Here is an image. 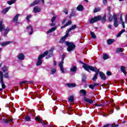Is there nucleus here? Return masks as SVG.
I'll list each match as a JSON object with an SVG mask.
<instances>
[{"label":"nucleus","instance_id":"obj_1","mask_svg":"<svg viewBox=\"0 0 127 127\" xmlns=\"http://www.w3.org/2000/svg\"><path fill=\"white\" fill-rule=\"evenodd\" d=\"M77 25H73L70 28L67 29L65 35L64 37H63L60 41L61 43L65 44V45L68 46L67 50L68 52H71V51H73V50L75 49V47H76V46H75V45L73 43H70L67 41H65V39H66V38H67V37L69 36V33L70 32V31H71V30L75 29Z\"/></svg>","mask_w":127,"mask_h":127},{"label":"nucleus","instance_id":"obj_2","mask_svg":"<svg viewBox=\"0 0 127 127\" xmlns=\"http://www.w3.org/2000/svg\"><path fill=\"white\" fill-rule=\"evenodd\" d=\"M79 63H81V64H83V68L86 70V71H88L89 72V70H90L91 71H92L93 72H95V74L92 78L93 81H96L97 79L98 78V75H99V72H100V69H98L97 67L95 66H90L83 62L82 61H80Z\"/></svg>","mask_w":127,"mask_h":127},{"label":"nucleus","instance_id":"obj_3","mask_svg":"<svg viewBox=\"0 0 127 127\" xmlns=\"http://www.w3.org/2000/svg\"><path fill=\"white\" fill-rule=\"evenodd\" d=\"M47 52H45L43 55H40L38 58V62L36 63L37 66H40L42 64V58H44L47 55Z\"/></svg>","mask_w":127,"mask_h":127},{"label":"nucleus","instance_id":"obj_4","mask_svg":"<svg viewBox=\"0 0 127 127\" xmlns=\"http://www.w3.org/2000/svg\"><path fill=\"white\" fill-rule=\"evenodd\" d=\"M101 19H102V16H101L100 15H98L91 19H89L88 22L91 24L95 23V22H97V21H99V20H101Z\"/></svg>","mask_w":127,"mask_h":127},{"label":"nucleus","instance_id":"obj_5","mask_svg":"<svg viewBox=\"0 0 127 127\" xmlns=\"http://www.w3.org/2000/svg\"><path fill=\"white\" fill-rule=\"evenodd\" d=\"M64 58H65V55H63L62 61L59 64V66L61 69V71L63 74L65 73L64 67H63V64H64Z\"/></svg>","mask_w":127,"mask_h":127},{"label":"nucleus","instance_id":"obj_6","mask_svg":"<svg viewBox=\"0 0 127 127\" xmlns=\"http://www.w3.org/2000/svg\"><path fill=\"white\" fill-rule=\"evenodd\" d=\"M54 49H55V48L54 47H52L49 51H45V52H47V56L46 57V59H48L50 58V57H52V56H53V51H54Z\"/></svg>","mask_w":127,"mask_h":127},{"label":"nucleus","instance_id":"obj_7","mask_svg":"<svg viewBox=\"0 0 127 127\" xmlns=\"http://www.w3.org/2000/svg\"><path fill=\"white\" fill-rule=\"evenodd\" d=\"M0 80L2 89H5V85L3 83V73L2 71H0Z\"/></svg>","mask_w":127,"mask_h":127},{"label":"nucleus","instance_id":"obj_8","mask_svg":"<svg viewBox=\"0 0 127 127\" xmlns=\"http://www.w3.org/2000/svg\"><path fill=\"white\" fill-rule=\"evenodd\" d=\"M113 19H114V25L115 27H118L119 26V22H118V18L117 17V15L116 14H113Z\"/></svg>","mask_w":127,"mask_h":127},{"label":"nucleus","instance_id":"obj_9","mask_svg":"<svg viewBox=\"0 0 127 127\" xmlns=\"http://www.w3.org/2000/svg\"><path fill=\"white\" fill-rule=\"evenodd\" d=\"M26 29H27V31H28V32H30L29 33V35H32V34L33 33V27H32V26H31V25H29L27 26Z\"/></svg>","mask_w":127,"mask_h":127},{"label":"nucleus","instance_id":"obj_10","mask_svg":"<svg viewBox=\"0 0 127 127\" xmlns=\"http://www.w3.org/2000/svg\"><path fill=\"white\" fill-rule=\"evenodd\" d=\"M3 121L5 124H8V123H11L12 122V117L11 116H9L6 118V119H3Z\"/></svg>","mask_w":127,"mask_h":127},{"label":"nucleus","instance_id":"obj_11","mask_svg":"<svg viewBox=\"0 0 127 127\" xmlns=\"http://www.w3.org/2000/svg\"><path fill=\"white\" fill-rule=\"evenodd\" d=\"M35 120L36 121H37L38 122H39L40 123H41V124H42V125L44 126V127H46V126H47V123L44 122H42V120H41V119H40V118L39 117H37L35 118Z\"/></svg>","mask_w":127,"mask_h":127},{"label":"nucleus","instance_id":"obj_12","mask_svg":"<svg viewBox=\"0 0 127 127\" xmlns=\"http://www.w3.org/2000/svg\"><path fill=\"white\" fill-rule=\"evenodd\" d=\"M17 58L19 60H24V59H25V56H24V54H23V53H19L17 56Z\"/></svg>","mask_w":127,"mask_h":127},{"label":"nucleus","instance_id":"obj_13","mask_svg":"<svg viewBox=\"0 0 127 127\" xmlns=\"http://www.w3.org/2000/svg\"><path fill=\"white\" fill-rule=\"evenodd\" d=\"M41 9L38 6H35L33 9V11L34 13H37L38 12H40Z\"/></svg>","mask_w":127,"mask_h":127},{"label":"nucleus","instance_id":"obj_14","mask_svg":"<svg viewBox=\"0 0 127 127\" xmlns=\"http://www.w3.org/2000/svg\"><path fill=\"white\" fill-rule=\"evenodd\" d=\"M10 43H12V41H8L5 42H3L0 44L1 46L2 47H4V46H6L7 45H9Z\"/></svg>","mask_w":127,"mask_h":127},{"label":"nucleus","instance_id":"obj_15","mask_svg":"<svg viewBox=\"0 0 127 127\" xmlns=\"http://www.w3.org/2000/svg\"><path fill=\"white\" fill-rule=\"evenodd\" d=\"M56 29H57V27H52L51 29L47 31V34H49L50 33H52V32L55 31V30Z\"/></svg>","mask_w":127,"mask_h":127},{"label":"nucleus","instance_id":"obj_16","mask_svg":"<svg viewBox=\"0 0 127 127\" xmlns=\"http://www.w3.org/2000/svg\"><path fill=\"white\" fill-rule=\"evenodd\" d=\"M4 28H5V27L4 26V25L2 24V20H0V32H2V30H4Z\"/></svg>","mask_w":127,"mask_h":127},{"label":"nucleus","instance_id":"obj_17","mask_svg":"<svg viewBox=\"0 0 127 127\" xmlns=\"http://www.w3.org/2000/svg\"><path fill=\"white\" fill-rule=\"evenodd\" d=\"M70 24H72V21L69 20L67 21V23H66L64 25L62 26L61 29H63V28H65V27H66V26L70 25Z\"/></svg>","mask_w":127,"mask_h":127},{"label":"nucleus","instance_id":"obj_18","mask_svg":"<svg viewBox=\"0 0 127 127\" xmlns=\"http://www.w3.org/2000/svg\"><path fill=\"white\" fill-rule=\"evenodd\" d=\"M79 93L80 94V96H82V97H85L86 95L87 94V91L84 89H82L79 91Z\"/></svg>","mask_w":127,"mask_h":127},{"label":"nucleus","instance_id":"obj_19","mask_svg":"<svg viewBox=\"0 0 127 127\" xmlns=\"http://www.w3.org/2000/svg\"><path fill=\"white\" fill-rule=\"evenodd\" d=\"M120 21H121V23L122 24V26H123V28H126V26H125V22H124V21L123 20V14H121Z\"/></svg>","mask_w":127,"mask_h":127},{"label":"nucleus","instance_id":"obj_20","mask_svg":"<svg viewBox=\"0 0 127 127\" xmlns=\"http://www.w3.org/2000/svg\"><path fill=\"white\" fill-rule=\"evenodd\" d=\"M100 74V76L101 77V78L102 79V80H106L107 78H106V76H105V74L103 73V72H100L99 73Z\"/></svg>","mask_w":127,"mask_h":127},{"label":"nucleus","instance_id":"obj_21","mask_svg":"<svg viewBox=\"0 0 127 127\" xmlns=\"http://www.w3.org/2000/svg\"><path fill=\"white\" fill-rule=\"evenodd\" d=\"M10 31V30L9 29V28H6L4 30L3 36H4V37L6 36V35H7V34H8V33Z\"/></svg>","mask_w":127,"mask_h":127},{"label":"nucleus","instance_id":"obj_22","mask_svg":"<svg viewBox=\"0 0 127 127\" xmlns=\"http://www.w3.org/2000/svg\"><path fill=\"white\" fill-rule=\"evenodd\" d=\"M38 3H39V0H35L34 2L30 4V6H34V5L38 4Z\"/></svg>","mask_w":127,"mask_h":127},{"label":"nucleus","instance_id":"obj_23","mask_svg":"<svg viewBox=\"0 0 127 127\" xmlns=\"http://www.w3.org/2000/svg\"><path fill=\"white\" fill-rule=\"evenodd\" d=\"M18 17H19V14H17L13 19V22H17V20H18Z\"/></svg>","mask_w":127,"mask_h":127},{"label":"nucleus","instance_id":"obj_24","mask_svg":"<svg viewBox=\"0 0 127 127\" xmlns=\"http://www.w3.org/2000/svg\"><path fill=\"white\" fill-rule=\"evenodd\" d=\"M25 83H28V84H32V83H33V81H21V82L19 83L20 86H22V84H24Z\"/></svg>","mask_w":127,"mask_h":127},{"label":"nucleus","instance_id":"obj_25","mask_svg":"<svg viewBox=\"0 0 127 127\" xmlns=\"http://www.w3.org/2000/svg\"><path fill=\"white\" fill-rule=\"evenodd\" d=\"M113 42H115L114 39H109L107 40V44H108V45H111V44H113Z\"/></svg>","mask_w":127,"mask_h":127},{"label":"nucleus","instance_id":"obj_26","mask_svg":"<svg viewBox=\"0 0 127 127\" xmlns=\"http://www.w3.org/2000/svg\"><path fill=\"white\" fill-rule=\"evenodd\" d=\"M70 71L71 72H74L77 71V66H73L70 68Z\"/></svg>","mask_w":127,"mask_h":127},{"label":"nucleus","instance_id":"obj_27","mask_svg":"<svg viewBox=\"0 0 127 127\" xmlns=\"http://www.w3.org/2000/svg\"><path fill=\"white\" fill-rule=\"evenodd\" d=\"M83 8H84V7H83L82 5H79L77 7V10H78L79 11H82V10H83Z\"/></svg>","mask_w":127,"mask_h":127},{"label":"nucleus","instance_id":"obj_28","mask_svg":"<svg viewBox=\"0 0 127 127\" xmlns=\"http://www.w3.org/2000/svg\"><path fill=\"white\" fill-rule=\"evenodd\" d=\"M126 31V30L123 29L120 32H119V33L117 35V37H120Z\"/></svg>","mask_w":127,"mask_h":127},{"label":"nucleus","instance_id":"obj_29","mask_svg":"<svg viewBox=\"0 0 127 127\" xmlns=\"http://www.w3.org/2000/svg\"><path fill=\"white\" fill-rule=\"evenodd\" d=\"M121 70L123 73L125 74V75H127V72H126V67L124 66H121Z\"/></svg>","mask_w":127,"mask_h":127},{"label":"nucleus","instance_id":"obj_30","mask_svg":"<svg viewBox=\"0 0 127 127\" xmlns=\"http://www.w3.org/2000/svg\"><path fill=\"white\" fill-rule=\"evenodd\" d=\"M67 86L69 88H73L74 87H76V84L68 83L67 84Z\"/></svg>","mask_w":127,"mask_h":127},{"label":"nucleus","instance_id":"obj_31","mask_svg":"<svg viewBox=\"0 0 127 127\" xmlns=\"http://www.w3.org/2000/svg\"><path fill=\"white\" fill-rule=\"evenodd\" d=\"M84 101L87 103H89V104H93V101L89 98H85Z\"/></svg>","mask_w":127,"mask_h":127},{"label":"nucleus","instance_id":"obj_32","mask_svg":"<svg viewBox=\"0 0 127 127\" xmlns=\"http://www.w3.org/2000/svg\"><path fill=\"white\" fill-rule=\"evenodd\" d=\"M10 9V7H8L7 8H4L2 10V12L3 13H5L6 12H7V11H8V10H9Z\"/></svg>","mask_w":127,"mask_h":127},{"label":"nucleus","instance_id":"obj_33","mask_svg":"<svg viewBox=\"0 0 127 127\" xmlns=\"http://www.w3.org/2000/svg\"><path fill=\"white\" fill-rule=\"evenodd\" d=\"M36 97H38V96H37V93L36 92H35L34 93H32L31 98L33 100H34V99H35Z\"/></svg>","mask_w":127,"mask_h":127},{"label":"nucleus","instance_id":"obj_34","mask_svg":"<svg viewBox=\"0 0 127 127\" xmlns=\"http://www.w3.org/2000/svg\"><path fill=\"white\" fill-rule=\"evenodd\" d=\"M99 11H101V8L100 7H96L94 8L93 10V12H94V13H95L96 12H98Z\"/></svg>","mask_w":127,"mask_h":127},{"label":"nucleus","instance_id":"obj_35","mask_svg":"<svg viewBox=\"0 0 127 127\" xmlns=\"http://www.w3.org/2000/svg\"><path fill=\"white\" fill-rule=\"evenodd\" d=\"M8 70V67L6 66H4L3 67H2V70L3 72H6Z\"/></svg>","mask_w":127,"mask_h":127},{"label":"nucleus","instance_id":"obj_36","mask_svg":"<svg viewBox=\"0 0 127 127\" xmlns=\"http://www.w3.org/2000/svg\"><path fill=\"white\" fill-rule=\"evenodd\" d=\"M68 101L69 102H70L71 103H73L74 102V96H71L68 98Z\"/></svg>","mask_w":127,"mask_h":127},{"label":"nucleus","instance_id":"obj_37","mask_svg":"<svg viewBox=\"0 0 127 127\" xmlns=\"http://www.w3.org/2000/svg\"><path fill=\"white\" fill-rule=\"evenodd\" d=\"M103 59L104 60H107V59H109V55H108V54H104L103 55Z\"/></svg>","mask_w":127,"mask_h":127},{"label":"nucleus","instance_id":"obj_38","mask_svg":"<svg viewBox=\"0 0 127 127\" xmlns=\"http://www.w3.org/2000/svg\"><path fill=\"white\" fill-rule=\"evenodd\" d=\"M14 2H15V0H11L7 1V3L9 4V5H11V4L14 3Z\"/></svg>","mask_w":127,"mask_h":127},{"label":"nucleus","instance_id":"obj_39","mask_svg":"<svg viewBox=\"0 0 127 127\" xmlns=\"http://www.w3.org/2000/svg\"><path fill=\"white\" fill-rule=\"evenodd\" d=\"M90 35H91V38H93V39H95L96 37H97L95 33L93 32H90Z\"/></svg>","mask_w":127,"mask_h":127},{"label":"nucleus","instance_id":"obj_40","mask_svg":"<svg viewBox=\"0 0 127 127\" xmlns=\"http://www.w3.org/2000/svg\"><path fill=\"white\" fill-rule=\"evenodd\" d=\"M112 107H113V108H115L117 111H119V110H120V107H119V106H117V105H116V104H113Z\"/></svg>","mask_w":127,"mask_h":127},{"label":"nucleus","instance_id":"obj_41","mask_svg":"<svg viewBox=\"0 0 127 127\" xmlns=\"http://www.w3.org/2000/svg\"><path fill=\"white\" fill-rule=\"evenodd\" d=\"M101 21L103 23H105V22H106V15H104V16L103 17V18L102 19Z\"/></svg>","mask_w":127,"mask_h":127},{"label":"nucleus","instance_id":"obj_42","mask_svg":"<svg viewBox=\"0 0 127 127\" xmlns=\"http://www.w3.org/2000/svg\"><path fill=\"white\" fill-rule=\"evenodd\" d=\"M56 73V68H53L51 70V74L52 75H54V74H55Z\"/></svg>","mask_w":127,"mask_h":127},{"label":"nucleus","instance_id":"obj_43","mask_svg":"<svg viewBox=\"0 0 127 127\" xmlns=\"http://www.w3.org/2000/svg\"><path fill=\"white\" fill-rule=\"evenodd\" d=\"M31 16H32L31 14H29L27 15V17H26V20H27V21H29V18H31Z\"/></svg>","mask_w":127,"mask_h":127},{"label":"nucleus","instance_id":"obj_44","mask_svg":"<svg viewBox=\"0 0 127 127\" xmlns=\"http://www.w3.org/2000/svg\"><path fill=\"white\" fill-rule=\"evenodd\" d=\"M120 52H123V49L121 48H118L116 50V53H119Z\"/></svg>","mask_w":127,"mask_h":127},{"label":"nucleus","instance_id":"obj_45","mask_svg":"<svg viewBox=\"0 0 127 127\" xmlns=\"http://www.w3.org/2000/svg\"><path fill=\"white\" fill-rule=\"evenodd\" d=\"M89 87L90 89H92V90H94V89H95V86L94 85V84H90L89 85Z\"/></svg>","mask_w":127,"mask_h":127},{"label":"nucleus","instance_id":"obj_46","mask_svg":"<svg viewBox=\"0 0 127 127\" xmlns=\"http://www.w3.org/2000/svg\"><path fill=\"white\" fill-rule=\"evenodd\" d=\"M57 17V16H53L51 19L52 22H54V21H55V19H56Z\"/></svg>","mask_w":127,"mask_h":127},{"label":"nucleus","instance_id":"obj_47","mask_svg":"<svg viewBox=\"0 0 127 127\" xmlns=\"http://www.w3.org/2000/svg\"><path fill=\"white\" fill-rule=\"evenodd\" d=\"M25 119L27 122H30V117L26 116Z\"/></svg>","mask_w":127,"mask_h":127},{"label":"nucleus","instance_id":"obj_48","mask_svg":"<svg viewBox=\"0 0 127 127\" xmlns=\"http://www.w3.org/2000/svg\"><path fill=\"white\" fill-rule=\"evenodd\" d=\"M109 21H112V20H113V16L111 14L109 15Z\"/></svg>","mask_w":127,"mask_h":127},{"label":"nucleus","instance_id":"obj_49","mask_svg":"<svg viewBox=\"0 0 127 127\" xmlns=\"http://www.w3.org/2000/svg\"><path fill=\"white\" fill-rule=\"evenodd\" d=\"M4 76L5 77V78H8V73H5L4 75Z\"/></svg>","mask_w":127,"mask_h":127},{"label":"nucleus","instance_id":"obj_50","mask_svg":"<svg viewBox=\"0 0 127 127\" xmlns=\"http://www.w3.org/2000/svg\"><path fill=\"white\" fill-rule=\"evenodd\" d=\"M107 76H111V75H112V73L111 72V71H107Z\"/></svg>","mask_w":127,"mask_h":127},{"label":"nucleus","instance_id":"obj_51","mask_svg":"<svg viewBox=\"0 0 127 127\" xmlns=\"http://www.w3.org/2000/svg\"><path fill=\"white\" fill-rule=\"evenodd\" d=\"M103 2L104 4H105V5H106L107 3H108L107 0H103Z\"/></svg>","mask_w":127,"mask_h":127},{"label":"nucleus","instance_id":"obj_52","mask_svg":"<svg viewBox=\"0 0 127 127\" xmlns=\"http://www.w3.org/2000/svg\"><path fill=\"white\" fill-rule=\"evenodd\" d=\"M64 11V13H65V14H68V10H67L66 9H65Z\"/></svg>","mask_w":127,"mask_h":127},{"label":"nucleus","instance_id":"obj_53","mask_svg":"<svg viewBox=\"0 0 127 127\" xmlns=\"http://www.w3.org/2000/svg\"><path fill=\"white\" fill-rule=\"evenodd\" d=\"M112 28H113V25L111 24L108 25V28H109L110 29H112Z\"/></svg>","mask_w":127,"mask_h":127},{"label":"nucleus","instance_id":"obj_54","mask_svg":"<svg viewBox=\"0 0 127 127\" xmlns=\"http://www.w3.org/2000/svg\"><path fill=\"white\" fill-rule=\"evenodd\" d=\"M66 21H67V19H64V20L62 22V24H64V23H65V22H66Z\"/></svg>","mask_w":127,"mask_h":127},{"label":"nucleus","instance_id":"obj_55","mask_svg":"<svg viewBox=\"0 0 127 127\" xmlns=\"http://www.w3.org/2000/svg\"><path fill=\"white\" fill-rule=\"evenodd\" d=\"M82 81L86 82V76H83V77L82 78Z\"/></svg>","mask_w":127,"mask_h":127},{"label":"nucleus","instance_id":"obj_56","mask_svg":"<svg viewBox=\"0 0 127 127\" xmlns=\"http://www.w3.org/2000/svg\"><path fill=\"white\" fill-rule=\"evenodd\" d=\"M99 85H100V84L97 83H95L93 84V85L94 86V87H95L96 86H99Z\"/></svg>","mask_w":127,"mask_h":127},{"label":"nucleus","instance_id":"obj_57","mask_svg":"<svg viewBox=\"0 0 127 127\" xmlns=\"http://www.w3.org/2000/svg\"><path fill=\"white\" fill-rule=\"evenodd\" d=\"M125 21L126 23H127V14H126V16L125 17Z\"/></svg>","mask_w":127,"mask_h":127},{"label":"nucleus","instance_id":"obj_58","mask_svg":"<svg viewBox=\"0 0 127 127\" xmlns=\"http://www.w3.org/2000/svg\"><path fill=\"white\" fill-rule=\"evenodd\" d=\"M107 9H108V10H109V11H111V7L108 6Z\"/></svg>","mask_w":127,"mask_h":127},{"label":"nucleus","instance_id":"obj_59","mask_svg":"<svg viewBox=\"0 0 127 127\" xmlns=\"http://www.w3.org/2000/svg\"><path fill=\"white\" fill-rule=\"evenodd\" d=\"M55 25V24L54 23H52L51 24V26H54Z\"/></svg>","mask_w":127,"mask_h":127},{"label":"nucleus","instance_id":"obj_60","mask_svg":"<svg viewBox=\"0 0 127 127\" xmlns=\"http://www.w3.org/2000/svg\"><path fill=\"white\" fill-rule=\"evenodd\" d=\"M110 113L111 114L114 113V110H110Z\"/></svg>","mask_w":127,"mask_h":127},{"label":"nucleus","instance_id":"obj_61","mask_svg":"<svg viewBox=\"0 0 127 127\" xmlns=\"http://www.w3.org/2000/svg\"><path fill=\"white\" fill-rule=\"evenodd\" d=\"M54 66H56V62L55 61H54Z\"/></svg>","mask_w":127,"mask_h":127},{"label":"nucleus","instance_id":"obj_62","mask_svg":"<svg viewBox=\"0 0 127 127\" xmlns=\"http://www.w3.org/2000/svg\"><path fill=\"white\" fill-rule=\"evenodd\" d=\"M114 127H119V125H115V126H113Z\"/></svg>","mask_w":127,"mask_h":127},{"label":"nucleus","instance_id":"obj_63","mask_svg":"<svg viewBox=\"0 0 127 127\" xmlns=\"http://www.w3.org/2000/svg\"><path fill=\"white\" fill-rule=\"evenodd\" d=\"M2 65V63H1L0 64V67H1V65Z\"/></svg>","mask_w":127,"mask_h":127},{"label":"nucleus","instance_id":"obj_64","mask_svg":"<svg viewBox=\"0 0 127 127\" xmlns=\"http://www.w3.org/2000/svg\"><path fill=\"white\" fill-rule=\"evenodd\" d=\"M43 3H44V0H42Z\"/></svg>","mask_w":127,"mask_h":127}]
</instances>
